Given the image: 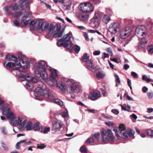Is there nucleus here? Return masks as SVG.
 I'll return each instance as SVG.
<instances>
[{"label": "nucleus", "mask_w": 153, "mask_h": 153, "mask_svg": "<svg viewBox=\"0 0 153 153\" xmlns=\"http://www.w3.org/2000/svg\"><path fill=\"white\" fill-rule=\"evenodd\" d=\"M22 4L18 5L15 4H12L9 6V7L13 10H20V11H17L15 13L12 14L8 9L7 7H5L4 10L5 11V13L11 15L15 18L13 22V25L17 27H19L20 25L22 27H24L27 25L28 22L30 20L29 16L31 15V13L30 12L25 13L26 10H29L30 7L29 3L30 1H24V0H19Z\"/></svg>", "instance_id": "obj_1"}, {"label": "nucleus", "mask_w": 153, "mask_h": 153, "mask_svg": "<svg viewBox=\"0 0 153 153\" xmlns=\"http://www.w3.org/2000/svg\"><path fill=\"white\" fill-rule=\"evenodd\" d=\"M34 95L35 99L37 100H41L42 99L39 96H42L48 99L51 102L60 106L63 105V102L58 99H55L54 97L48 91L46 85L42 82H41L39 86L36 89Z\"/></svg>", "instance_id": "obj_2"}, {"label": "nucleus", "mask_w": 153, "mask_h": 153, "mask_svg": "<svg viewBox=\"0 0 153 153\" xmlns=\"http://www.w3.org/2000/svg\"><path fill=\"white\" fill-rule=\"evenodd\" d=\"M46 65V62L43 60H41L35 64L33 70L36 76L38 77H42L44 81L47 79L48 74L45 69Z\"/></svg>", "instance_id": "obj_3"}, {"label": "nucleus", "mask_w": 153, "mask_h": 153, "mask_svg": "<svg viewBox=\"0 0 153 153\" xmlns=\"http://www.w3.org/2000/svg\"><path fill=\"white\" fill-rule=\"evenodd\" d=\"M20 66L19 69L14 68L12 70L13 73L14 74L15 76L18 77L21 80H26L28 82H37V80L34 77H31L27 74L21 75V71L23 72L26 71L25 67L23 66Z\"/></svg>", "instance_id": "obj_4"}, {"label": "nucleus", "mask_w": 153, "mask_h": 153, "mask_svg": "<svg viewBox=\"0 0 153 153\" xmlns=\"http://www.w3.org/2000/svg\"><path fill=\"white\" fill-rule=\"evenodd\" d=\"M48 70L50 71V80L53 83V85H51L54 86L55 85L59 86L60 89L63 92H65L66 91V87L65 84L62 81L59 82V85H58L57 82L56 78L57 76V71L56 69L49 66Z\"/></svg>", "instance_id": "obj_5"}, {"label": "nucleus", "mask_w": 153, "mask_h": 153, "mask_svg": "<svg viewBox=\"0 0 153 153\" xmlns=\"http://www.w3.org/2000/svg\"><path fill=\"white\" fill-rule=\"evenodd\" d=\"M37 29L42 31H45L48 33H52L55 28V27L47 22L39 21Z\"/></svg>", "instance_id": "obj_6"}, {"label": "nucleus", "mask_w": 153, "mask_h": 153, "mask_svg": "<svg viewBox=\"0 0 153 153\" xmlns=\"http://www.w3.org/2000/svg\"><path fill=\"white\" fill-rule=\"evenodd\" d=\"M72 35V34L71 33H69L64 35L62 39H59L57 42V45L59 47L63 46L66 48L71 45L72 44L71 41Z\"/></svg>", "instance_id": "obj_7"}, {"label": "nucleus", "mask_w": 153, "mask_h": 153, "mask_svg": "<svg viewBox=\"0 0 153 153\" xmlns=\"http://www.w3.org/2000/svg\"><path fill=\"white\" fill-rule=\"evenodd\" d=\"M72 35V34L71 33H69L64 35L62 39H59L57 42V45L59 47L63 46L66 48L71 45L72 44L71 41Z\"/></svg>", "instance_id": "obj_8"}, {"label": "nucleus", "mask_w": 153, "mask_h": 153, "mask_svg": "<svg viewBox=\"0 0 153 153\" xmlns=\"http://www.w3.org/2000/svg\"><path fill=\"white\" fill-rule=\"evenodd\" d=\"M66 82L69 89L72 92L78 93L79 92L81 86L78 83L72 79H68Z\"/></svg>", "instance_id": "obj_9"}, {"label": "nucleus", "mask_w": 153, "mask_h": 153, "mask_svg": "<svg viewBox=\"0 0 153 153\" xmlns=\"http://www.w3.org/2000/svg\"><path fill=\"white\" fill-rule=\"evenodd\" d=\"M101 135L102 137V140L104 142H106L109 139L111 141H112L114 139V136L113 135L111 131L109 129H108L106 132L102 131Z\"/></svg>", "instance_id": "obj_10"}, {"label": "nucleus", "mask_w": 153, "mask_h": 153, "mask_svg": "<svg viewBox=\"0 0 153 153\" xmlns=\"http://www.w3.org/2000/svg\"><path fill=\"white\" fill-rule=\"evenodd\" d=\"M79 8L84 12L89 13L93 11L94 7L90 3L86 2L80 4L79 6Z\"/></svg>", "instance_id": "obj_11"}, {"label": "nucleus", "mask_w": 153, "mask_h": 153, "mask_svg": "<svg viewBox=\"0 0 153 153\" xmlns=\"http://www.w3.org/2000/svg\"><path fill=\"white\" fill-rule=\"evenodd\" d=\"M146 28L144 26L139 25L136 28L135 34L138 38L142 39L143 37L146 36Z\"/></svg>", "instance_id": "obj_12"}, {"label": "nucleus", "mask_w": 153, "mask_h": 153, "mask_svg": "<svg viewBox=\"0 0 153 153\" xmlns=\"http://www.w3.org/2000/svg\"><path fill=\"white\" fill-rule=\"evenodd\" d=\"M11 57L13 58L12 60L15 62V63L12 62H8L6 63L7 61L6 60H5V63L4 64V66L6 68H10L14 67L15 65L19 67L21 66V64L19 62H18L17 61V58L14 55H12Z\"/></svg>", "instance_id": "obj_13"}, {"label": "nucleus", "mask_w": 153, "mask_h": 153, "mask_svg": "<svg viewBox=\"0 0 153 153\" xmlns=\"http://www.w3.org/2000/svg\"><path fill=\"white\" fill-rule=\"evenodd\" d=\"M120 25L117 23H111L108 27V31L111 34H115L119 30Z\"/></svg>", "instance_id": "obj_14"}, {"label": "nucleus", "mask_w": 153, "mask_h": 153, "mask_svg": "<svg viewBox=\"0 0 153 153\" xmlns=\"http://www.w3.org/2000/svg\"><path fill=\"white\" fill-rule=\"evenodd\" d=\"M0 109L3 110V114L6 115L8 119H11L13 118L14 114L11 112L9 108L6 107L3 108L1 107L0 108Z\"/></svg>", "instance_id": "obj_15"}, {"label": "nucleus", "mask_w": 153, "mask_h": 153, "mask_svg": "<svg viewBox=\"0 0 153 153\" xmlns=\"http://www.w3.org/2000/svg\"><path fill=\"white\" fill-rule=\"evenodd\" d=\"M60 25H58L56 27V30L53 32V36L54 37L59 38L62 37L65 30L64 28L61 29Z\"/></svg>", "instance_id": "obj_16"}, {"label": "nucleus", "mask_w": 153, "mask_h": 153, "mask_svg": "<svg viewBox=\"0 0 153 153\" xmlns=\"http://www.w3.org/2000/svg\"><path fill=\"white\" fill-rule=\"evenodd\" d=\"M19 58L21 60L23 64V66L28 69L30 67V63L27 60L26 57L22 53H19L18 54Z\"/></svg>", "instance_id": "obj_17"}, {"label": "nucleus", "mask_w": 153, "mask_h": 153, "mask_svg": "<svg viewBox=\"0 0 153 153\" xmlns=\"http://www.w3.org/2000/svg\"><path fill=\"white\" fill-rule=\"evenodd\" d=\"M131 29L129 27H126L124 30L121 31L120 34L121 38L122 39H126L131 34Z\"/></svg>", "instance_id": "obj_18"}, {"label": "nucleus", "mask_w": 153, "mask_h": 153, "mask_svg": "<svg viewBox=\"0 0 153 153\" xmlns=\"http://www.w3.org/2000/svg\"><path fill=\"white\" fill-rule=\"evenodd\" d=\"M134 133L135 132L134 130L130 129H128L126 131L123 133V138L124 139H126L129 137L134 138Z\"/></svg>", "instance_id": "obj_19"}, {"label": "nucleus", "mask_w": 153, "mask_h": 153, "mask_svg": "<svg viewBox=\"0 0 153 153\" xmlns=\"http://www.w3.org/2000/svg\"><path fill=\"white\" fill-rule=\"evenodd\" d=\"M100 97V93L98 91H94L91 92L90 94V99L92 100H97Z\"/></svg>", "instance_id": "obj_20"}, {"label": "nucleus", "mask_w": 153, "mask_h": 153, "mask_svg": "<svg viewBox=\"0 0 153 153\" xmlns=\"http://www.w3.org/2000/svg\"><path fill=\"white\" fill-rule=\"evenodd\" d=\"M39 21L32 20L29 23V25L31 29L32 30H36L37 29Z\"/></svg>", "instance_id": "obj_21"}, {"label": "nucleus", "mask_w": 153, "mask_h": 153, "mask_svg": "<svg viewBox=\"0 0 153 153\" xmlns=\"http://www.w3.org/2000/svg\"><path fill=\"white\" fill-rule=\"evenodd\" d=\"M53 129L56 131H58L60 130L62 126V123L60 122L56 121L53 123Z\"/></svg>", "instance_id": "obj_22"}, {"label": "nucleus", "mask_w": 153, "mask_h": 153, "mask_svg": "<svg viewBox=\"0 0 153 153\" xmlns=\"http://www.w3.org/2000/svg\"><path fill=\"white\" fill-rule=\"evenodd\" d=\"M100 23V20L91 19L90 25L93 28H97L99 26Z\"/></svg>", "instance_id": "obj_23"}, {"label": "nucleus", "mask_w": 153, "mask_h": 153, "mask_svg": "<svg viewBox=\"0 0 153 153\" xmlns=\"http://www.w3.org/2000/svg\"><path fill=\"white\" fill-rule=\"evenodd\" d=\"M79 19L81 21H86L88 19V15L83 13L80 14L78 16Z\"/></svg>", "instance_id": "obj_24"}, {"label": "nucleus", "mask_w": 153, "mask_h": 153, "mask_svg": "<svg viewBox=\"0 0 153 153\" xmlns=\"http://www.w3.org/2000/svg\"><path fill=\"white\" fill-rule=\"evenodd\" d=\"M70 48V50L74 49L75 52L77 53H78L80 50V47L79 46L77 45H74L73 44L71 45Z\"/></svg>", "instance_id": "obj_25"}, {"label": "nucleus", "mask_w": 153, "mask_h": 153, "mask_svg": "<svg viewBox=\"0 0 153 153\" xmlns=\"http://www.w3.org/2000/svg\"><path fill=\"white\" fill-rule=\"evenodd\" d=\"M33 129L35 131L42 132V128H40L39 123H36L34 124L33 126Z\"/></svg>", "instance_id": "obj_26"}, {"label": "nucleus", "mask_w": 153, "mask_h": 153, "mask_svg": "<svg viewBox=\"0 0 153 153\" xmlns=\"http://www.w3.org/2000/svg\"><path fill=\"white\" fill-rule=\"evenodd\" d=\"M72 1L71 0H67L65 2L63 1L64 5L65 7V9H68L71 6L72 4Z\"/></svg>", "instance_id": "obj_27"}, {"label": "nucleus", "mask_w": 153, "mask_h": 153, "mask_svg": "<svg viewBox=\"0 0 153 153\" xmlns=\"http://www.w3.org/2000/svg\"><path fill=\"white\" fill-rule=\"evenodd\" d=\"M86 65L88 68L89 70H91L94 69V67L92 65V63L91 61L89 60L86 62Z\"/></svg>", "instance_id": "obj_28"}, {"label": "nucleus", "mask_w": 153, "mask_h": 153, "mask_svg": "<svg viewBox=\"0 0 153 153\" xmlns=\"http://www.w3.org/2000/svg\"><path fill=\"white\" fill-rule=\"evenodd\" d=\"M110 20L109 16L108 15H104L102 18V21L105 24L108 23Z\"/></svg>", "instance_id": "obj_29"}, {"label": "nucleus", "mask_w": 153, "mask_h": 153, "mask_svg": "<svg viewBox=\"0 0 153 153\" xmlns=\"http://www.w3.org/2000/svg\"><path fill=\"white\" fill-rule=\"evenodd\" d=\"M105 76V74L102 72H98L96 74V77L98 79H102Z\"/></svg>", "instance_id": "obj_30"}, {"label": "nucleus", "mask_w": 153, "mask_h": 153, "mask_svg": "<svg viewBox=\"0 0 153 153\" xmlns=\"http://www.w3.org/2000/svg\"><path fill=\"white\" fill-rule=\"evenodd\" d=\"M25 128L27 131H30L32 130V124L31 123L30 121L27 122L26 123Z\"/></svg>", "instance_id": "obj_31"}, {"label": "nucleus", "mask_w": 153, "mask_h": 153, "mask_svg": "<svg viewBox=\"0 0 153 153\" xmlns=\"http://www.w3.org/2000/svg\"><path fill=\"white\" fill-rule=\"evenodd\" d=\"M26 121L24 120L19 125V129L21 131H22L25 128V125L26 124Z\"/></svg>", "instance_id": "obj_32"}, {"label": "nucleus", "mask_w": 153, "mask_h": 153, "mask_svg": "<svg viewBox=\"0 0 153 153\" xmlns=\"http://www.w3.org/2000/svg\"><path fill=\"white\" fill-rule=\"evenodd\" d=\"M142 79L143 81H146L147 82H153V80L152 79L148 78L146 75H143V76Z\"/></svg>", "instance_id": "obj_33"}, {"label": "nucleus", "mask_w": 153, "mask_h": 153, "mask_svg": "<svg viewBox=\"0 0 153 153\" xmlns=\"http://www.w3.org/2000/svg\"><path fill=\"white\" fill-rule=\"evenodd\" d=\"M100 18L101 17L100 15L98 13L95 12L94 16L91 19L100 21Z\"/></svg>", "instance_id": "obj_34"}, {"label": "nucleus", "mask_w": 153, "mask_h": 153, "mask_svg": "<svg viewBox=\"0 0 153 153\" xmlns=\"http://www.w3.org/2000/svg\"><path fill=\"white\" fill-rule=\"evenodd\" d=\"M147 42V41L145 40L144 42L142 41L141 42L138 46V48L139 49L143 48L145 47L146 44Z\"/></svg>", "instance_id": "obj_35"}, {"label": "nucleus", "mask_w": 153, "mask_h": 153, "mask_svg": "<svg viewBox=\"0 0 153 153\" xmlns=\"http://www.w3.org/2000/svg\"><path fill=\"white\" fill-rule=\"evenodd\" d=\"M62 117L64 118L65 119L67 118L68 117V111L67 110H65L62 113Z\"/></svg>", "instance_id": "obj_36"}, {"label": "nucleus", "mask_w": 153, "mask_h": 153, "mask_svg": "<svg viewBox=\"0 0 153 153\" xmlns=\"http://www.w3.org/2000/svg\"><path fill=\"white\" fill-rule=\"evenodd\" d=\"M21 120L19 118H18L13 123V125L14 126H17Z\"/></svg>", "instance_id": "obj_37"}, {"label": "nucleus", "mask_w": 153, "mask_h": 153, "mask_svg": "<svg viewBox=\"0 0 153 153\" xmlns=\"http://www.w3.org/2000/svg\"><path fill=\"white\" fill-rule=\"evenodd\" d=\"M146 133L148 136L151 137H153V130L148 129L146 131Z\"/></svg>", "instance_id": "obj_38"}, {"label": "nucleus", "mask_w": 153, "mask_h": 153, "mask_svg": "<svg viewBox=\"0 0 153 153\" xmlns=\"http://www.w3.org/2000/svg\"><path fill=\"white\" fill-rule=\"evenodd\" d=\"M89 56L87 53H85L83 56L82 59L83 61L86 62V60L89 58Z\"/></svg>", "instance_id": "obj_39"}, {"label": "nucleus", "mask_w": 153, "mask_h": 153, "mask_svg": "<svg viewBox=\"0 0 153 153\" xmlns=\"http://www.w3.org/2000/svg\"><path fill=\"white\" fill-rule=\"evenodd\" d=\"M80 150L82 153H87L86 149L84 146H82L80 148Z\"/></svg>", "instance_id": "obj_40"}, {"label": "nucleus", "mask_w": 153, "mask_h": 153, "mask_svg": "<svg viewBox=\"0 0 153 153\" xmlns=\"http://www.w3.org/2000/svg\"><path fill=\"white\" fill-rule=\"evenodd\" d=\"M147 50L150 53H153V46L152 45H149L147 48Z\"/></svg>", "instance_id": "obj_41"}, {"label": "nucleus", "mask_w": 153, "mask_h": 153, "mask_svg": "<svg viewBox=\"0 0 153 153\" xmlns=\"http://www.w3.org/2000/svg\"><path fill=\"white\" fill-rule=\"evenodd\" d=\"M25 87L28 90H31L33 86L31 84L29 83H27L26 84Z\"/></svg>", "instance_id": "obj_42"}, {"label": "nucleus", "mask_w": 153, "mask_h": 153, "mask_svg": "<svg viewBox=\"0 0 153 153\" xmlns=\"http://www.w3.org/2000/svg\"><path fill=\"white\" fill-rule=\"evenodd\" d=\"M120 130L121 132L125 130V125L123 124H120L119 126Z\"/></svg>", "instance_id": "obj_43"}, {"label": "nucleus", "mask_w": 153, "mask_h": 153, "mask_svg": "<svg viewBox=\"0 0 153 153\" xmlns=\"http://www.w3.org/2000/svg\"><path fill=\"white\" fill-rule=\"evenodd\" d=\"M46 147V146L44 144H40L37 145L38 148L42 149Z\"/></svg>", "instance_id": "obj_44"}, {"label": "nucleus", "mask_w": 153, "mask_h": 153, "mask_svg": "<svg viewBox=\"0 0 153 153\" xmlns=\"http://www.w3.org/2000/svg\"><path fill=\"white\" fill-rule=\"evenodd\" d=\"M94 142V140L92 138H91L88 139L85 141V143H93Z\"/></svg>", "instance_id": "obj_45"}, {"label": "nucleus", "mask_w": 153, "mask_h": 153, "mask_svg": "<svg viewBox=\"0 0 153 153\" xmlns=\"http://www.w3.org/2000/svg\"><path fill=\"white\" fill-rule=\"evenodd\" d=\"M114 77L115 78V81L117 82L118 84L120 83V81L118 76L117 75L115 74L114 75Z\"/></svg>", "instance_id": "obj_46"}, {"label": "nucleus", "mask_w": 153, "mask_h": 153, "mask_svg": "<svg viewBox=\"0 0 153 153\" xmlns=\"http://www.w3.org/2000/svg\"><path fill=\"white\" fill-rule=\"evenodd\" d=\"M50 128L49 127L46 128L44 129L43 130H42V132L44 134H46L50 131Z\"/></svg>", "instance_id": "obj_47"}, {"label": "nucleus", "mask_w": 153, "mask_h": 153, "mask_svg": "<svg viewBox=\"0 0 153 153\" xmlns=\"http://www.w3.org/2000/svg\"><path fill=\"white\" fill-rule=\"evenodd\" d=\"M92 138H94L96 139H98L100 137V134L99 133H97L92 135Z\"/></svg>", "instance_id": "obj_48"}, {"label": "nucleus", "mask_w": 153, "mask_h": 153, "mask_svg": "<svg viewBox=\"0 0 153 153\" xmlns=\"http://www.w3.org/2000/svg\"><path fill=\"white\" fill-rule=\"evenodd\" d=\"M146 23L149 27H151L152 25V20L150 19H148L146 20Z\"/></svg>", "instance_id": "obj_49"}, {"label": "nucleus", "mask_w": 153, "mask_h": 153, "mask_svg": "<svg viewBox=\"0 0 153 153\" xmlns=\"http://www.w3.org/2000/svg\"><path fill=\"white\" fill-rule=\"evenodd\" d=\"M112 113L116 115H117L119 114V111L116 109H112L111 110Z\"/></svg>", "instance_id": "obj_50"}, {"label": "nucleus", "mask_w": 153, "mask_h": 153, "mask_svg": "<svg viewBox=\"0 0 153 153\" xmlns=\"http://www.w3.org/2000/svg\"><path fill=\"white\" fill-rule=\"evenodd\" d=\"M83 35L85 37L86 40L87 41H89V39L88 38V35L87 33L85 32H84L83 33Z\"/></svg>", "instance_id": "obj_51"}, {"label": "nucleus", "mask_w": 153, "mask_h": 153, "mask_svg": "<svg viewBox=\"0 0 153 153\" xmlns=\"http://www.w3.org/2000/svg\"><path fill=\"white\" fill-rule=\"evenodd\" d=\"M1 146L5 150H7L8 148L7 147L6 144H5L3 142H1Z\"/></svg>", "instance_id": "obj_52"}, {"label": "nucleus", "mask_w": 153, "mask_h": 153, "mask_svg": "<svg viewBox=\"0 0 153 153\" xmlns=\"http://www.w3.org/2000/svg\"><path fill=\"white\" fill-rule=\"evenodd\" d=\"M91 1L94 4H99L101 2L100 0H91Z\"/></svg>", "instance_id": "obj_53"}, {"label": "nucleus", "mask_w": 153, "mask_h": 153, "mask_svg": "<svg viewBox=\"0 0 153 153\" xmlns=\"http://www.w3.org/2000/svg\"><path fill=\"white\" fill-rule=\"evenodd\" d=\"M131 75L134 78H138V75L135 72L132 71L131 72Z\"/></svg>", "instance_id": "obj_54"}, {"label": "nucleus", "mask_w": 153, "mask_h": 153, "mask_svg": "<svg viewBox=\"0 0 153 153\" xmlns=\"http://www.w3.org/2000/svg\"><path fill=\"white\" fill-rule=\"evenodd\" d=\"M109 55L108 54L106 53H104L102 56V58L103 59H104L105 58H109Z\"/></svg>", "instance_id": "obj_55"}, {"label": "nucleus", "mask_w": 153, "mask_h": 153, "mask_svg": "<svg viewBox=\"0 0 153 153\" xmlns=\"http://www.w3.org/2000/svg\"><path fill=\"white\" fill-rule=\"evenodd\" d=\"M19 143L20 144L22 143H25L26 144L28 145L29 143H30V141H29L28 142H26V140H23L20 141L19 142Z\"/></svg>", "instance_id": "obj_56"}, {"label": "nucleus", "mask_w": 153, "mask_h": 153, "mask_svg": "<svg viewBox=\"0 0 153 153\" xmlns=\"http://www.w3.org/2000/svg\"><path fill=\"white\" fill-rule=\"evenodd\" d=\"M148 97L149 99H151L153 97V93L152 92H148L147 94Z\"/></svg>", "instance_id": "obj_57"}, {"label": "nucleus", "mask_w": 153, "mask_h": 153, "mask_svg": "<svg viewBox=\"0 0 153 153\" xmlns=\"http://www.w3.org/2000/svg\"><path fill=\"white\" fill-rule=\"evenodd\" d=\"M105 124L107 125H108L109 126H113L114 125V123L111 122H105Z\"/></svg>", "instance_id": "obj_58"}, {"label": "nucleus", "mask_w": 153, "mask_h": 153, "mask_svg": "<svg viewBox=\"0 0 153 153\" xmlns=\"http://www.w3.org/2000/svg\"><path fill=\"white\" fill-rule=\"evenodd\" d=\"M1 131L4 134H7V131L6 130V128L4 127H2L1 128Z\"/></svg>", "instance_id": "obj_59"}, {"label": "nucleus", "mask_w": 153, "mask_h": 153, "mask_svg": "<svg viewBox=\"0 0 153 153\" xmlns=\"http://www.w3.org/2000/svg\"><path fill=\"white\" fill-rule=\"evenodd\" d=\"M100 53V51H96L94 52L93 54L94 55H98Z\"/></svg>", "instance_id": "obj_60"}, {"label": "nucleus", "mask_w": 153, "mask_h": 153, "mask_svg": "<svg viewBox=\"0 0 153 153\" xmlns=\"http://www.w3.org/2000/svg\"><path fill=\"white\" fill-rule=\"evenodd\" d=\"M129 68V66L127 64H125L123 66V69L126 70Z\"/></svg>", "instance_id": "obj_61"}, {"label": "nucleus", "mask_w": 153, "mask_h": 153, "mask_svg": "<svg viewBox=\"0 0 153 153\" xmlns=\"http://www.w3.org/2000/svg\"><path fill=\"white\" fill-rule=\"evenodd\" d=\"M148 90V88L146 86H144L142 88V91L144 93H145Z\"/></svg>", "instance_id": "obj_62"}, {"label": "nucleus", "mask_w": 153, "mask_h": 153, "mask_svg": "<svg viewBox=\"0 0 153 153\" xmlns=\"http://www.w3.org/2000/svg\"><path fill=\"white\" fill-rule=\"evenodd\" d=\"M10 56L8 54L6 55V60H8V61H10Z\"/></svg>", "instance_id": "obj_63"}, {"label": "nucleus", "mask_w": 153, "mask_h": 153, "mask_svg": "<svg viewBox=\"0 0 153 153\" xmlns=\"http://www.w3.org/2000/svg\"><path fill=\"white\" fill-rule=\"evenodd\" d=\"M87 110L89 112L92 113H95L96 112V111L95 109H88Z\"/></svg>", "instance_id": "obj_64"}]
</instances>
